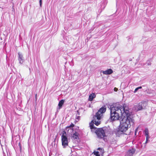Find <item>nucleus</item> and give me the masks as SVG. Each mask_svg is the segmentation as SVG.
Masks as SVG:
<instances>
[{"instance_id": "4be33fe9", "label": "nucleus", "mask_w": 156, "mask_h": 156, "mask_svg": "<svg viewBox=\"0 0 156 156\" xmlns=\"http://www.w3.org/2000/svg\"><path fill=\"white\" fill-rule=\"evenodd\" d=\"M35 98H36V99H37V94H36L35 95Z\"/></svg>"}, {"instance_id": "f3484780", "label": "nucleus", "mask_w": 156, "mask_h": 156, "mask_svg": "<svg viewBox=\"0 0 156 156\" xmlns=\"http://www.w3.org/2000/svg\"><path fill=\"white\" fill-rule=\"evenodd\" d=\"M150 138H146V141L145 142V144H146L147 143L148 141V140Z\"/></svg>"}, {"instance_id": "39448f33", "label": "nucleus", "mask_w": 156, "mask_h": 156, "mask_svg": "<svg viewBox=\"0 0 156 156\" xmlns=\"http://www.w3.org/2000/svg\"><path fill=\"white\" fill-rule=\"evenodd\" d=\"M146 104L147 103L146 102H140L135 106V110L137 111L141 110L145 107Z\"/></svg>"}, {"instance_id": "5701e85b", "label": "nucleus", "mask_w": 156, "mask_h": 156, "mask_svg": "<svg viewBox=\"0 0 156 156\" xmlns=\"http://www.w3.org/2000/svg\"><path fill=\"white\" fill-rule=\"evenodd\" d=\"M79 117H77V119H79Z\"/></svg>"}, {"instance_id": "4468645a", "label": "nucleus", "mask_w": 156, "mask_h": 156, "mask_svg": "<svg viewBox=\"0 0 156 156\" xmlns=\"http://www.w3.org/2000/svg\"><path fill=\"white\" fill-rule=\"evenodd\" d=\"M64 102V101L63 100H62L59 101L58 104V106L59 107V109H60L61 108Z\"/></svg>"}, {"instance_id": "9d476101", "label": "nucleus", "mask_w": 156, "mask_h": 156, "mask_svg": "<svg viewBox=\"0 0 156 156\" xmlns=\"http://www.w3.org/2000/svg\"><path fill=\"white\" fill-rule=\"evenodd\" d=\"M19 58L18 60L20 64H22L24 62L22 55L20 53H18Z\"/></svg>"}, {"instance_id": "a211bd4d", "label": "nucleus", "mask_w": 156, "mask_h": 156, "mask_svg": "<svg viewBox=\"0 0 156 156\" xmlns=\"http://www.w3.org/2000/svg\"><path fill=\"white\" fill-rule=\"evenodd\" d=\"M39 3L40 6L41 7L42 5V0H39Z\"/></svg>"}, {"instance_id": "9b49d317", "label": "nucleus", "mask_w": 156, "mask_h": 156, "mask_svg": "<svg viewBox=\"0 0 156 156\" xmlns=\"http://www.w3.org/2000/svg\"><path fill=\"white\" fill-rule=\"evenodd\" d=\"M102 73L104 74L109 75L113 73V71L111 69H109L105 71H103Z\"/></svg>"}, {"instance_id": "423d86ee", "label": "nucleus", "mask_w": 156, "mask_h": 156, "mask_svg": "<svg viewBox=\"0 0 156 156\" xmlns=\"http://www.w3.org/2000/svg\"><path fill=\"white\" fill-rule=\"evenodd\" d=\"M95 133L99 138H102L105 136L104 131L102 128L96 129L95 130Z\"/></svg>"}, {"instance_id": "412c9836", "label": "nucleus", "mask_w": 156, "mask_h": 156, "mask_svg": "<svg viewBox=\"0 0 156 156\" xmlns=\"http://www.w3.org/2000/svg\"><path fill=\"white\" fill-rule=\"evenodd\" d=\"M138 89H141L142 88V87H137Z\"/></svg>"}, {"instance_id": "1a4fd4ad", "label": "nucleus", "mask_w": 156, "mask_h": 156, "mask_svg": "<svg viewBox=\"0 0 156 156\" xmlns=\"http://www.w3.org/2000/svg\"><path fill=\"white\" fill-rule=\"evenodd\" d=\"M79 134L77 132H75L74 133L71 135V138L72 139H77L78 138Z\"/></svg>"}, {"instance_id": "f03ea898", "label": "nucleus", "mask_w": 156, "mask_h": 156, "mask_svg": "<svg viewBox=\"0 0 156 156\" xmlns=\"http://www.w3.org/2000/svg\"><path fill=\"white\" fill-rule=\"evenodd\" d=\"M120 121L119 131L124 133L130 126L131 123H133V119L132 116L129 113L125 116H123Z\"/></svg>"}, {"instance_id": "6ab92c4d", "label": "nucleus", "mask_w": 156, "mask_h": 156, "mask_svg": "<svg viewBox=\"0 0 156 156\" xmlns=\"http://www.w3.org/2000/svg\"><path fill=\"white\" fill-rule=\"evenodd\" d=\"M138 90L139 89L137 87L136 88L134 91V93H136Z\"/></svg>"}, {"instance_id": "0eeeda50", "label": "nucleus", "mask_w": 156, "mask_h": 156, "mask_svg": "<svg viewBox=\"0 0 156 156\" xmlns=\"http://www.w3.org/2000/svg\"><path fill=\"white\" fill-rule=\"evenodd\" d=\"M98 151H94V154L96 156H103L104 151L102 148H99L98 149Z\"/></svg>"}, {"instance_id": "6e6552de", "label": "nucleus", "mask_w": 156, "mask_h": 156, "mask_svg": "<svg viewBox=\"0 0 156 156\" xmlns=\"http://www.w3.org/2000/svg\"><path fill=\"white\" fill-rule=\"evenodd\" d=\"M135 151L136 150L135 148H131L127 151L126 154V156H132L135 153Z\"/></svg>"}, {"instance_id": "f257e3e1", "label": "nucleus", "mask_w": 156, "mask_h": 156, "mask_svg": "<svg viewBox=\"0 0 156 156\" xmlns=\"http://www.w3.org/2000/svg\"><path fill=\"white\" fill-rule=\"evenodd\" d=\"M129 113V108L125 105L116 104L111 106L110 118L112 121L121 120L123 116L126 115Z\"/></svg>"}, {"instance_id": "ddd939ff", "label": "nucleus", "mask_w": 156, "mask_h": 156, "mask_svg": "<svg viewBox=\"0 0 156 156\" xmlns=\"http://www.w3.org/2000/svg\"><path fill=\"white\" fill-rule=\"evenodd\" d=\"M144 132L145 135L146 136V138H150L149 135V131L147 128H145Z\"/></svg>"}, {"instance_id": "2eb2a0df", "label": "nucleus", "mask_w": 156, "mask_h": 156, "mask_svg": "<svg viewBox=\"0 0 156 156\" xmlns=\"http://www.w3.org/2000/svg\"><path fill=\"white\" fill-rule=\"evenodd\" d=\"M74 126V124H71L69 126H68L66 127V129H68V130L69 131V130H70V131H73V127Z\"/></svg>"}, {"instance_id": "dca6fc26", "label": "nucleus", "mask_w": 156, "mask_h": 156, "mask_svg": "<svg viewBox=\"0 0 156 156\" xmlns=\"http://www.w3.org/2000/svg\"><path fill=\"white\" fill-rule=\"evenodd\" d=\"M146 64L148 66H150L151 64V62L150 61H147V62Z\"/></svg>"}, {"instance_id": "aec40b11", "label": "nucleus", "mask_w": 156, "mask_h": 156, "mask_svg": "<svg viewBox=\"0 0 156 156\" xmlns=\"http://www.w3.org/2000/svg\"><path fill=\"white\" fill-rule=\"evenodd\" d=\"M114 90L115 91H117L118 90V89L116 87H115L114 88Z\"/></svg>"}, {"instance_id": "f8f14e48", "label": "nucleus", "mask_w": 156, "mask_h": 156, "mask_svg": "<svg viewBox=\"0 0 156 156\" xmlns=\"http://www.w3.org/2000/svg\"><path fill=\"white\" fill-rule=\"evenodd\" d=\"M96 97L95 94L94 93L91 94L89 96V100L90 101H92L93 98Z\"/></svg>"}, {"instance_id": "20e7f679", "label": "nucleus", "mask_w": 156, "mask_h": 156, "mask_svg": "<svg viewBox=\"0 0 156 156\" xmlns=\"http://www.w3.org/2000/svg\"><path fill=\"white\" fill-rule=\"evenodd\" d=\"M62 144L64 147H65L68 145V139L66 136V133L64 132L61 136Z\"/></svg>"}, {"instance_id": "7ed1b4c3", "label": "nucleus", "mask_w": 156, "mask_h": 156, "mask_svg": "<svg viewBox=\"0 0 156 156\" xmlns=\"http://www.w3.org/2000/svg\"><path fill=\"white\" fill-rule=\"evenodd\" d=\"M106 108L105 107H101L96 113V115L94 117L93 119L90 123V126L92 131L96 129L94 126V124L96 126H98L100 123L99 120L103 117V114L105 112Z\"/></svg>"}, {"instance_id": "b1692460", "label": "nucleus", "mask_w": 156, "mask_h": 156, "mask_svg": "<svg viewBox=\"0 0 156 156\" xmlns=\"http://www.w3.org/2000/svg\"><path fill=\"white\" fill-rule=\"evenodd\" d=\"M79 117H77V119H79Z\"/></svg>"}]
</instances>
